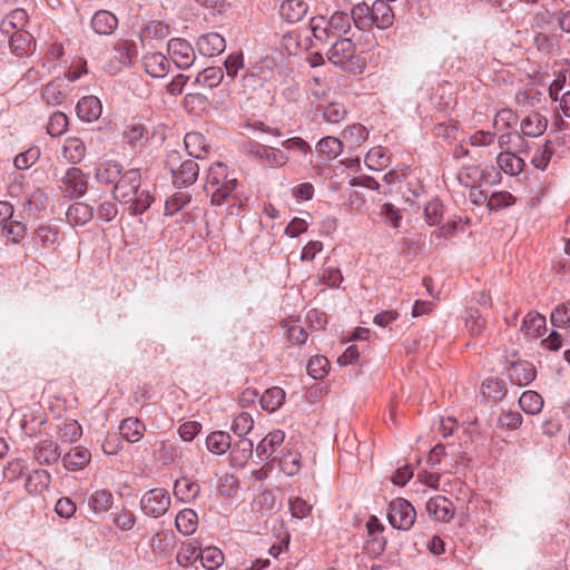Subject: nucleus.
Listing matches in <instances>:
<instances>
[{"label":"nucleus","mask_w":570,"mask_h":570,"mask_svg":"<svg viewBox=\"0 0 570 570\" xmlns=\"http://www.w3.org/2000/svg\"><path fill=\"white\" fill-rule=\"evenodd\" d=\"M139 169L131 168L125 171L114 186V197L120 203L130 204L129 209L134 215L145 213L154 202L148 189L141 188Z\"/></svg>","instance_id":"obj_1"},{"label":"nucleus","mask_w":570,"mask_h":570,"mask_svg":"<svg viewBox=\"0 0 570 570\" xmlns=\"http://www.w3.org/2000/svg\"><path fill=\"white\" fill-rule=\"evenodd\" d=\"M237 186V178L224 163H214L207 171L205 190L210 195V203L220 206L226 203Z\"/></svg>","instance_id":"obj_2"},{"label":"nucleus","mask_w":570,"mask_h":570,"mask_svg":"<svg viewBox=\"0 0 570 570\" xmlns=\"http://www.w3.org/2000/svg\"><path fill=\"white\" fill-rule=\"evenodd\" d=\"M334 42L326 51L327 60L341 69L354 73L364 70L363 59L355 53L356 46L350 38H334Z\"/></svg>","instance_id":"obj_3"},{"label":"nucleus","mask_w":570,"mask_h":570,"mask_svg":"<svg viewBox=\"0 0 570 570\" xmlns=\"http://www.w3.org/2000/svg\"><path fill=\"white\" fill-rule=\"evenodd\" d=\"M309 27L316 40L328 42L334 38H344L351 30V18L345 12L336 11L330 19L322 16L312 18Z\"/></svg>","instance_id":"obj_4"},{"label":"nucleus","mask_w":570,"mask_h":570,"mask_svg":"<svg viewBox=\"0 0 570 570\" xmlns=\"http://www.w3.org/2000/svg\"><path fill=\"white\" fill-rule=\"evenodd\" d=\"M167 167L171 173L175 187L184 188L193 185L199 175V166L193 158L181 159L180 155L173 151L168 155Z\"/></svg>","instance_id":"obj_5"},{"label":"nucleus","mask_w":570,"mask_h":570,"mask_svg":"<svg viewBox=\"0 0 570 570\" xmlns=\"http://www.w3.org/2000/svg\"><path fill=\"white\" fill-rule=\"evenodd\" d=\"M171 503L169 492L163 488H154L146 491L140 499V509L149 518H160L169 509Z\"/></svg>","instance_id":"obj_6"},{"label":"nucleus","mask_w":570,"mask_h":570,"mask_svg":"<svg viewBox=\"0 0 570 570\" xmlns=\"http://www.w3.org/2000/svg\"><path fill=\"white\" fill-rule=\"evenodd\" d=\"M387 519L394 529L406 531L414 524L416 511L407 500L399 498L390 503Z\"/></svg>","instance_id":"obj_7"},{"label":"nucleus","mask_w":570,"mask_h":570,"mask_svg":"<svg viewBox=\"0 0 570 570\" xmlns=\"http://www.w3.org/2000/svg\"><path fill=\"white\" fill-rule=\"evenodd\" d=\"M58 187L66 197H82L88 189V177L80 168L73 166L65 171Z\"/></svg>","instance_id":"obj_8"},{"label":"nucleus","mask_w":570,"mask_h":570,"mask_svg":"<svg viewBox=\"0 0 570 570\" xmlns=\"http://www.w3.org/2000/svg\"><path fill=\"white\" fill-rule=\"evenodd\" d=\"M167 51L173 62L179 69H188L193 66L196 55L193 46L183 38H173L168 41Z\"/></svg>","instance_id":"obj_9"},{"label":"nucleus","mask_w":570,"mask_h":570,"mask_svg":"<svg viewBox=\"0 0 570 570\" xmlns=\"http://www.w3.org/2000/svg\"><path fill=\"white\" fill-rule=\"evenodd\" d=\"M430 517L444 523L450 522L455 513L453 503L444 495H435L426 502Z\"/></svg>","instance_id":"obj_10"},{"label":"nucleus","mask_w":570,"mask_h":570,"mask_svg":"<svg viewBox=\"0 0 570 570\" xmlns=\"http://www.w3.org/2000/svg\"><path fill=\"white\" fill-rule=\"evenodd\" d=\"M507 374L511 383L518 386L530 384L537 375L535 367L527 361L511 362L507 370Z\"/></svg>","instance_id":"obj_11"},{"label":"nucleus","mask_w":570,"mask_h":570,"mask_svg":"<svg viewBox=\"0 0 570 570\" xmlns=\"http://www.w3.org/2000/svg\"><path fill=\"white\" fill-rule=\"evenodd\" d=\"M197 50L205 57H216L224 52L226 41L218 32L202 35L196 42Z\"/></svg>","instance_id":"obj_12"},{"label":"nucleus","mask_w":570,"mask_h":570,"mask_svg":"<svg viewBox=\"0 0 570 570\" xmlns=\"http://www.w3.org/2000/svg\"><path fill=\"white\" fill-rule=\"evenodd\" d=\"M32 239L43 249L55 252L59 245V228L49 224L40 225L35 230Z\"/></svg>","instance_id":"obj_13"},{"label":"nucleus","mask_w":570,"mask_h":570,"mask_svg":"<svg viewBox=\"0 0 570 570\" xmlns=\"http://www.w3.org/2000/svg\"><path fill=\"white\" fill-rule=\"evenodd\" d=\"M285 440V433L281 430L269 432L257 444L255 453L261 460L271 459Z\"/></svg>","instance_id":"obj_14"},{"label":"nucleus","mask_w":570,"mask_h":570,"mask_svg":"<svg viewBox=\"0 0 570 570\" xmlns=\"http://www.w3.org/2000/svg\"><path fill=\"white\" fill-rule=\"evenodd\" d=\"M370 8L373 26L379 29H387L393 24L394 13L389 1L375 0Z\"/></svg>","instance_id":"obj_15"},{"label":"nucleus","mask_w":570,"mask_h":570,"mask_svg":"<svg viewBox=\"0 0 570 570\" xmlns=\"http://www.w3.org/2000/svg\"><path fill=\"white\" fill-rule=\"evenodd\" d=\"M101 102L96 96H86L76 106L77 116L87 122L97 120L101 115Z\"/></svg>","instance_id":"obj_16"},{"label":"nucleus","mask_w":570,"mask_h":570,"mask_svg":"<svg viewBox=\"0 0 570 570\" xmlns=\"http://www.w3.org/2000/svg\"><path fill=\"white\" fill-rule=\"evenodd\" d=\"M546 331V317L538 312H529L523 321L520 332L529 340L540 337Z\"/></svg>","instance_id":"obj_17"},{"label":"nucleus","mask_w":570,"mask_h":570,"mask_svg":"<svg viewBox=\"0 0 570 570\" xmlns=\"http://www.w3.org/2000/svg\"><path fill=\"white\" fill-rule=\"evenodd\" d=\"M145 71L155 78H163L168 73L169 61L160 52H149L144 56Z\"/></svg>","instance_id":"obj_18"},{"label":"nucleus","mask_w":570,"mask_h":570,"mask_svg":"<svg viewBox=\"0 0 570 570\" xmlns=\"http://www.w3.org/2000/svg\"><path fill=\"white\" fill-rule=\"evenodd\" d=\"M252 153L263 164L272 167H282L288 160L284 151L264 145H257Z\"/></svg>","instance_id":"obj_19"},{"label":"nucleus","mask_w":570,"mask_h":570,"mask_svg":"<svg viewBox=\"0 0 570 570\" xmlns=\"http://www.w3.org/2000/svg\"><path fill=\"white\" fill-rule=\"evenodd\" d=\"M122 140L131 148H141L149 140V131L142 124H129L122 131Z\"/></svg>","instance_id":"obj_20"},{"label":"nucleus","mask_w":570,"mask_h":570,"mask_svg":"<svg viewBox=\"0 0 570 570\" xmlns=\"http://www.w3.org/2000/svg\"><path fill=\"white\" fill-rule=\"evenodd\" d=\"M117 26V18L107 10L97 11L91 19V28L98 35H111L116 30Z\"/></svg>","instance_id":"obj_21"},{"label":"nucleus","mask_w":570,"mask_h":570,"mask_svg":"<svg viewBox=\"0 0 570 570\" xmlns=\"http://www.w3.org/2000/svg\"><path fill=\"white\" fill-rule=\"evenodd\" d=\"M94 217V208L86 203L76 202L69 206L66 218L72 226H82Z\"/></svg>","instance_id":"obj_22"},{"label":"nucleus","mask_w":570,"mask_h":570,"mask_svg":"<svg viewBox=\"0 0 570 570\" xmlns=\"http://www.w3.org/2000/svg\"><path fill=\"white\" fill-rule=\"evenodd\" d=\"M90 460V451L82 446H76L62 456L63 466L71 471L82 470Z\"/></svg>","instance_id":"obj_23"},{"label":"nucleus","mask_w":570,"mask_h":570,"mask_svg":"<svg viewBox=\"0 0 570 570\" xmlns=\"http://www.w3.org/2000/svg\"><path fill=\"white\" fill-rule=\"evenodd\" d=\"M253 442L249 439L240 438L230 450V464L235 468H243L253 455Z\"/></svg>","instance_id":"obj_24"},{"label":"nucleus","mask_w":570,"mask_h":570,"mask_svg":"<svg viewBox=\"0 0 570 570\" xmlns=\"http://www.w3.org/2000/svg\"><path fill=\"white\" fill-rule=\"evenodd\" d=\"M308 7L303 0H285L279 7V14L289 23L301 21L307 13Z\"/></svg>","instance_id":"obj_25"},{"label":"nucleus","mask_w":570,"mask_h":570,"mask_svg":"<svg viewBox=\"0 0 570 570\" xmlns=\"http://www.w3.org/2000/svg\"><path fill=\"white\" fill-rule=\"evenodd\" d=\"M62 157L70 164L80 163L86 155L85 142L78 137H68L63 141Z\"/></svg>","instance_id":"obj_26"},{"label":"nucleus","mask_w":570,"mask_h":570,"mask_svg":"<svg viewBox=\"0 0 570 570\" xmlns=\"http://www.w3.org/2000/svg\"><path fill=\"white\" fill-rule=\"evenodd\" d=\"M548 126L546 117L539 112H532L521 121V131L527 137H538L542 135Z\"/></svg>","instance_id":"obj_27"},{"label":"nucleus","mask_w":570,"mask_h":570,"mask_svg":"<svg viewBox=\"0 0 570 570\" xmlns=\"http://www.w3.org/2000/svg\"><path fill=\"white\" fill-rule=\"evenodd\" d=\"M200 493V485L188 478L176 480L174 484L175 497L183 502L195 500Z\"/></svg>","instance_id":"obj_28"},{"label":"nucleus","mask_w":570,"mask_h":570,"mask_svg":"<svg viewBox=\"0 0 570 570\" xmlns=\"http://www.w3.org/2000/svg\"><path fill=\"white\" fill-rule=\"evenodd\" d=\"M145 430V424L137 417H127L119 425L120 435L130 443L139 441Z\"/></svg>","instance_id":"obj_29"},{"label":"nucleus","mask_w":570,"mask_h":570,"mask_svg":"<svg viewBox=\"0 0 570 570\" xmlns=\"http://www.w3.org/2000/svg\"><path fill=\"white\" fill-rule=\"evenodd\" d=\"M51 475L47 470H35L26 480L24 488L29 494H38L48 489Z\"/></svg>","instance_id":"obj_30"},{"label":"nucleus","mask_w":570,"mask_h":570,"mask_svg":"<svg viewBox=\"0 0 570 570\" xmlns=\"http://www.w3.org/2000/svg\"><path fill=\"white\" fill-rule=\"evenodd\" d=\"M497 164L508 175H519L524 167V160L514 153L502 151L497 157Z\"/></svg>","instance_id":"obj_31"},{"label":"nucleus","mask_w":570,"mask_h":570,"mask_svg":"<svg viewBox=\"0 0 570 570\" xmlns=\"http://www.w3.org/2000/svg\"><path fill=\"white\" fill-rule=\"evenodd\" d=\"M351 20L358 30H370L373 27V19L371 14V8L367 3L361 2L352 8Z\"/></svg>","instance_id":"obj_32"},{"label":"nucleus","mask_w":570,"mask_h":570,"mask_svg":"<svg viewBox=\"0 0 570 570\" xmlns=\"http://www.w3.org/2000/svg\"><path fill=\"white\" fill-rule=\"evenodd\" d=\"M35 458L40 464L56 463L60 458L59 448L53 442L46 440L35 449Z\"/></svg>","instance_id":"obj_33"},{"label":"nucleus","mask_w":570,"mask_h":570,"mask_svg":"<svg viewBox=\"0 0 570 570\" xmlns=\"http://www.w3.org/2000/svg\"><path fill=\"white\" fill-rule=\"evenodd\" d=\"M122 168L118 163H102L96 171V178L101 184H115L122 175Z\"/></svg>","instance_id":"obj_34"},{"label":"nucleus","mask_w":570,"mask_h":570,"mask_svg":"<svg viewBox=\"0 0 570 570\" xmlns=\"http://www.w3.org/2000/svg\"><path fill=\"white\" fill-rule=\"evenodd\" d=\"M28 14L23 9H14L1 21L0 29L4 33H10L13 30H20L27 24Z\"/></svg>","instance_id":"obj_35"},{"label":"nucleus","mask_w":570,"mask_h":570,"mask_svg":"<svg viewBox=\"0 0 570 570\" xmlns=\"http://www.w3.org/2000/svg\"><path fill=\"white\" fill-rule=\"evenodd\" d=\"M285 401V392L278 386L267 389L261 396V405L265 411L275 412Z\"/></svg>","instance_id":"obj_36"},{"label":"nucleus","mask_w":570,"mask_h":570,"mask_svg":"<svg viewBox=\"0 0 570 570\" xmlns=\"http://www.w3.org/2000/svg\"><path fill=\"white\" fill-rule=\"evenodd\" d=\"M197 521L198 518L194 510L184 509L176 515L175 524L178 532L189 535L196 531Z\"/></svg>","instance_id":"obj_37"},{"label":"nucleus","mask_w":570,"mask_h":570,"mask_svg":"<svg viewBox=\"0 0 570 570\" xmlns=\"http://www.w3.org/2000/svg\"><path fill=\"white\" fill-rule=\"evenodd\" d=\"M364 163L371 170H382L390 165V155L381 146L373 147L367 151Z\"/></svg>","instance_id":"obj_38"},{"label":"nucleus","mask_w":570,"mask_h":570,"mask_svg":"<svg viewBox=\"0 0 570 570\" xmlns=\"http://www.w3.org/2000/svg\"><path fill=\"white\" fill-rule=\"evenodd\" d=\"M223 79L224 72L220 67H208L196 76L195 83L207 88H215Z\"/></svg>","instance_id":"obj_39"},{"label":"nucleus","mask_w":570,"mask_h":570,"mask_svg":"<svg viewBox=\"0 0 570 570\" xmlns=\"http://www.w3.org/2000/svg\"><path fill=\"white\" fill-rule=\"evenodd\" d=\"M519 405L523 412L534 415L541 412L543 407V399L534 391H525L519 399Z\"/></svg>","instance_id":"obj_40"},{"label":"nucleus","mask_w":570,"mask_h":570,"mask_svg":"<svg viewBox=\"0 0 570 570\" xmlns=\"http://www.w3.org/2000/svg\"><path fill=\"white\" fill-rule=\"evenodd\" d=\"M207 449L216 454H223L230 449V435L223 431L212 432L206 438Z\"/></svg>","instance_id":"obj_41"},{"label":"nucleus","mask_w":570,"mask_h":570,"mask_svg":"<svg viewBox=\"0 0 570 570\" xmlns=\"http://www.w3.org/2000/svg\"><path fill=\"white\" fill-rule=\"evenodd\" d=\"M188 155L194 158H202L207 153L205 137L200 132H188L184 139Z\"/></svg>","instance_id":"obj_42"},{"label":"nucleus","mask_w":570,"mask_h":570,"mask_svg":"<svg viewBox=\"0 0 570 570\" xmlns=\"http://www.w3.org/2000/svg\"><path fill=\"white\" fill-rule=\"evenodd\" d=\"M114 503L112 493L106 489L95 491L89 500V507L96 512H107Z\"/></svg>","instance_id":"obj_43"},{"label":"nucleus","mask_w":570,"mask_h":570,"mask_svg":"<svg viewBox=\"0 0 570 570\" xmlns=\"http://www.w3.org/2000/svg\"><path fill=\"white\" fill-rule=\"evenodd\" d=\"M202 566L207 570H215L224 562L223 552L215 547H207L198 552Z\"/></svg>","instance_id":"obj_44"},{"label":"nucleus","mask_w":570,"mask_h":570,"mask_svg":"<svg viewBox=\"0 0 570 570\" xmlns=\"http://www.w3.org/2000/svg\"><path fill=\"white\" fill-rule=\"evenodd\" d=\"M255 504L263 514H269L279 508L274 490L265 489L255 499Z\"/></svg>","instance_id":"obj_45"},{"label":"nucleus","mask_w":570,"mask_h":570,"mask_svg":"<svg viewBox=\"0 0 570 570\" xmlns=\"http://www.w3.org/2000/svg\"><path fill=\"white\" fill-rule=\"evenodd\" d=\"M281 470L288 476L296 475L301 470V454L287 450L279 459Z\"/></svg>","instance_id":"obj_46"},{"label":"nucleus","mask_w":570,"mask_h":570,"mask_svg":"<svg viewBox=\"0 0 570 570\" xmlns=\"http://www.w3.org/2000/svg\"><path fill=\"white\" fill-rule=\"evenodd\" d=\"M116 59L122 66L130 65L134 57L137 56V46L130 40H119L115 46Z\"/></svg>","instance_id":"obj_47"},{"label":"nucleus","mask_w":570,"mask_h":570,"mask_svg":"<svg viewBox=\"0 0 570 570\" xmlns=\"http://www.w3.org/2000/svg\"><path fill=\"white\" fill-rule=\"evenodd\" d=\"M482 393L488 399L499 401L507 394L505 383L500 379H489L482 384Z\"/></svg>","instance_id":"obj_48"},{"label":"nucleus","mask_w":570,"mask_h":570,"mask_svg":"<svg viewBox=\"0 0 570 570\" xmlns=\"http://www.w3.org/2000/svg\"><path fill=\"white\" fill-rule=\"evenodd\" d=\"M191 196L188 191H176L165 203V215L173 216L187 204H189Z\"/></svg>","instance_id":"obj_49"},{"label":"nucleus","mask_w":570,"mask_h":570,"mask_svg":"<svg viewBox=\"0 0 570 570\" xmlns=\"http://www.w3.org/2000/svg\"><path fill=\"white\" fill-rule=\"evenodd\" d=\"M343 137L351 146L360 147L368 138V130L361 124H354L344 130Z\"/></svg>","instance_id":"obj_50"},{"label":"nucleus","mask_w":570,"mask_h":570,"mask_svg":"<svg viewBox=\"0 0 570 570\" xmlns=\"http://www.w3.org/2000/svg\"><path fill=\"white\" fill-rule=\"evenodd\" d=\"M550 321L556 327L570 326V301L557 305L551 312Z\"/></svg>","instance_id":"obj_51"},{"label":"nucleus","mask_w":570,"mask_h":570,"mask_svg":"<svg viewBox=\"0 0 570 570\" xmlns=\"http://www.w3.org/2000/svg\"><path fill=\"white\" fill-rule=\"evenodd\" d=\"M317 150L328 158H335L342 153L343 142L338 138L328 136L317 142Z\"/></svg>","instance_id":"obj_52"},{"label":"nucleus","mask_w":570,"mask_h":570,"mask_svg":"<svg viewBox=\"0 0 570 570\" xmlns=\"http://www.w3.org/2000/svg\"><path fill=\"white\" fill-rule=\"evenodd\" d=\"M198 552L199 550L194 542L183 544L176 557L177 563L180 567H188L199 559Z\"/></svg>","instance_id":"obj_53"},{"label":"nucleus","mask_w":570,"mask_h":570,"mask_svg":"<svg viewBox=\"0 0 570 570\" xmlns=\"http://www.w3.org/2000/svg\"><path fill=\"white\" fill-rule=\"evenodd\" d=\"M63 92L59 81H50L42 89V98L49 105H60L63 100Z\"/></svg>","instance_id":"obj_54"},{"label":"nucleus","mask_w":570,"mask_h":570,"mask_svg":"<svg viewBox=\"0 0 570 570\" xmlns=\"http://www.w3.org/2000/svg\"><path fill=\"white\" fill-rule=\"evenodd\" d=\"M68 127V118L63 112L56 111L50 116L47 131L50 136L57 137L62 135Z\"/></svg>","instance_id":"obj_55"},{"label":"nucleus","mask_w":570,"mask_h":570,"mask_svg":"<svg viewBox=\"0 0 570 570\" xmlns=\"http://www.w3.org/2000/svg\"><path fill=\"white\" fill-rule=\"evenodd\" d=\"M518 124V116L511 109H501L497 112L493 127L501 131L510 129Z\"/></svg>","instance_id":"obj_56"},{"label":"nucleus","mask_w":570,"mask_h":570,"mask_svg":"<svg viewBox=\"0 0 570 570\" xmlns=\"http://www.w3.org/2000/svg\"><path fill=\"white\" fill-rule=\"evenodd\" d=\"M31 36L27 32H16L10 39V47L17 56L26 55L31 48Z\"/></svg>","instance_id":"obj_57"},{"label":"nucleus","mask_w":570,"mask_h":570,"mask_svg":"<svg viewBox=\"0 0 570 570\" xmlns=\"http://www.w3.org/2000/svg\"><path fill=\"white\" fill-rule=\"evenodd\" d=\"M328 361L325 356L312 357L306 366L307 373L315 380L323 379L327 374Z\"/></svg>","instance_id":"obj_58"},{"label":"nucleus","mask_w":570,"mask_h":570,"mask_svg":"<svg viewBox=\"0 0 570 570\" xmlns=\"http://www.w3.org/2000/svg\"><path fill=\"white\" fill-rule=\"evenodd\" d=\"M254 421L252 416L246 412H242L234 419L232 430L239 438H244L252 431Z\"/></svg>","instance_id":"obj_59"},{"label":"nucleus","mask_w":570,"mask_h":570,"mask_svg":"<svg viewBox=\"0 0 570 570\" xmlns=\"http://www.w3.org/2000/svg\"><path fill=\"white\" fill-rule=\"evenodd\" d=\"M465 327L472 335H479L484 330V320L478 309L470 308L465 312Z\"/></svg>","instance_id":"obj_60"},{"label":"nucleus","mask_w":570,"mask_h":570,"mask_svg":"<svg viewBox=\"0 0 570 570\" xmlns=\"http://www.w3.org/2000/svg\"><path fill=\"white\" fill-rule=\"evenodd\" d=\"M515 203L514 196L509 191H497L493 193L489 200L488 206L491 210H500L511 206Z\"/></svg>","instance_id":"obj_61"},{"label":"nucleus","mask_w":570,"mask_h":570,"mask_svg":"<svg viewBox=\"0 0 570 570\" xmlns=\"http://www.w3.org/2000/svg\"><path fill=\"white\" fill-rule=\"evenodd\" d=\"M424 216L429 225H438L443 216V206L439 199H432L424 206Z\"/></svg>","instance_id":"obj_62"},{"label":"nucleus","mask_w":570,"mask_h":570,"mask_svg":"<svg viewBox=\"0 0 570 570\" xmlns=\"http://www.w3.org/2000/svg\"><path fill=\"white\" fill-rule=\"evenodd\" d=\"M59 434L66 442H76L82 434V428L75 420L65 422L59 429Z\"/></svg>","instance_id":"obj_63"},{"label":"nucleus","mask_w":570,"mask_h":570,"mask_svg":"<svg viewBox=\"0 0 570 570\" xmlns=\"http://www.w3.org/2000/svg\"><path fill=\"white\" fill-rule=\"evenodd\" d=\"M292 517L304 519L312 512V505L301 497L291 498L288 500Z\"/></svg>","instance_id":"obj_64"}]
</instances>
